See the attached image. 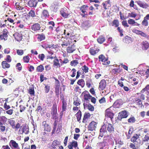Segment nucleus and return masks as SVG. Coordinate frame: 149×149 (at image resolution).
<instances>
[{
  "label": "nucleus",
  "instance_id": "obj_1",
  "mask_svg": "<svg viewBox=\"0 0 149 149\" xmlns=\"http://www.w3.org/2000/svg\"><path fill=\"white\" fill-rule=\"evenodd\" d=\"M114 128L113 125L108 122L103 125L100 129V132H107V131L109 133H113Z\"/></svg>",
  "mask_w": 149,
  "mask_h": 149
},
{
  "label": "nucleus",
  "instance_id": "obj_2",
  "mask_svg": "<svg viewBox=\"0 0 149 149\" xmlns=\"http://www.w3.org/2000/svg\"><path fill=\"white\" fill-rule=\"evenodd\" d=\"M99 61L101 62L103 65H108L110 63V61H109L108 57H106L103 54H101L98 56Z\"/></svg>",
  "mask_w": 149,
  "mask_h": 149
},
{
  "label": "nucleus",
  "instance_id": "obj_3",
  "mask_svg": "<svg viewBox=\"0 0 149 149\" xmlns=\"http://www.w3.org/2000/svg\"><path fill=\"white\" fill-rule=\"evenodd\" d=\"M88 6L86 5H84L80 8V10L81 12L82 13H81L80 15L82 17H86L88 15L87 12L88 10Z\"/></svg>",
  "mask_w": 149,
  "mask_h": 149
},
{
  "label": "nucleus",
  "instance_id": "obj_4",
  "mask_svg": "<svg viewBox=\"0 0 149 149\" xmlns=\"http://www.w3.org/2000/svg\"><path fill=\"white\" fill-rule=\"evenodd\" d=\"M68 148V149H79L77 142L75 140L69 142Z\"/></svg>",
  "mask_w": 149,
  "mask_h": 149
},
{
  "label": "nucleus",
  "instance_id": "obj_5",
  "mask_svg": "<svg viewBox=\"0 0 149 149\" xmlns=\"http://www.w3.org/2000/svg\"><path fill=\"white\" fill-rule=\"evenodd\" d=\"M28 15L30 17H31L33 18L35 22H38L40 21L39 17L36 16L35 12L34 10H31L28 13Z\"/></svg>",
  "mask_w": 149,
  "mask_h": 149
},
{
  "label": "nucleus",
  "instance_id": "obj_6",
  "mask_svg": "<svg viewBox=\"0 0 149 149\" xmlns=\"http://www.w3.org/2000/svg\"><path fill=\"white\" fill-rule=\"evenodd\" d=\"M55 31L58 35H62L63 34H65L66 30L64 29L62 27L60 26H58L55 30Z\"/></svg>",
  "mask_w": 149,
  "mask_h": 149
},
{
  "label": "nucleus",
  "instance_id": "obj_7",
  "mask_svg": "<svg viewBox=\"0 0 149 149\" xmlns=\"http://www.w3.org/2000/svg\"><path fill=\"white\" fill-rule=\"evenodd\" d=\"M60 13L61 16L65 18H68L70 15V13L66 8H62L60 11Z\"/></svg>",
  "mask_w": 149,
  "mask_h": 149
},
{
  "label": "nucleus",
  "instance_id": "obj_8",
  "mask_svg": "<svg viewBox=\"0 0 149 149\" xmlns=\"http://www.w3.org/2000/svg\"><path fill=\"white\" fill-rule=\"evenodd\" d=\"M114 113L111 111L109 108L107 109L105 111V116L109 118L110 120L112 121L113 118Z\"/></svg>",
  "mask_w": 149,
  "mask_h": 149
},
{
  "label": "nucleus",
  "instance_id": "obj_9",
  "mask_svg": "<svg viewBox=\"0 0 149 149\" xmlns=\"http://www.w3.org/2000/svg\"><path fill=\"white\" fill-rule=\"evenodd\" d=\"M97 125V123L96 122L94 121L91 122L88 126V130L90 131L95 130L96 128Z\"/></svg>",
  "mask_w": 149,
  "mask_h": 149
},
{
  "label": "nucleus",
  "instance_id": "obj_10",
  "mask_svg": "<svg viewBox=\"0 0 149 149\" xmlns=\"http://www.w3.org/2000/svg\"><path fill=\"white\" fill-rule=\"evenodd\" d=\"M128 116L127 113L126 111H124L120 112L119 113V115L118 117V118L120 120L123 118H126Z\"/></svg>",
  "mask_w": 149,
  "mask_h": 149
},
{
  "label": "nucleus",
  "instance_id": "obj_11",
  "mask_svg": "<svg viewBox=\"0 0 149 149\" xmlns=\"http://www.w3.org/2000/svg\"><path fill=\"white\" fill-rule=\"evenodd\" d=\"M107 86V83L106 80L103 79L101 80L99 83V89L100 90H103Z\"/></svg>",
  "mask_w": 149,
  "mask_h": 149
},
{
  "label": "nucleus",
  "instance_id": "obj_12",
  "mask_svg": "<svg viewBox=\"0 0 149 149\" xmlns=\"http://www.w3.org/2000/svg\"><path fill=\"white\" fill-rule=\"evenodd\" d=\"M137 4L141 8H143L146 9L149 7V5L145 2L139 0L136 2Z\"/></svg>",
  "mask_w": 149,
  "mask_h": 149
},
{
  "label": "nucleus",
  "instance_id": "obj_13",
  "mask_svg": "<svg viewBox=\"0 0 149 149\" xmlns=\"http://www.w3.org/2000/svg\"><path fill=\"white\" fill-rule=\"evenodd\" d=\"M9 145L12 149L13 148L19 149L18 144L15 141L13 140H10L9 143Z\"/></svg>",
  "mask_w": 149,
  "mask_h": 149
},
{
  "label": "nucleus",
  "instance_id": "obj_14",
  "mask_svg": "<svg viewBox=\"0 0 149 149\" xmlns=\"http://www.w3.org/2000/svg\"><path fill=\"white\" fill-rule=\"evenodd\" d=\"M8 32L6 29H4L3 31L2 34L0 35V39L6 40L7 39Z\"/></svg>",
  "mask_w": 149,
  "mask_h": 149
},
{
  "label": "nucleus",
  "instance_id": "obj_15",
  "mask_svg": "<svg viewBox=\"0 0 149 149\" xmlns=\"http://www.w3.org/2000/svg\"><path fill=\"white\" fill-rule=\"evenodd\" d=\"M15 39L17 41H20L22 38V35L20 33L16 32L13 35Z\"/></svg>",
  "mask_w": 149,
  "mask_h": 149
},
{
  "label": "nucleus",
  "instance_id": "obj_16",
  "mask_svg": "<svg viewBox=\"0 0 149 149\" xmlns=\"http://www.w3.org/2000/svg\"><path fill=\"white\" fill-rule=\"evenodd\" d=\"M81 94L83 95L84 100L86 101L88 100L92 97V96L90 95L87 91H84Z\"/></svg>",
  "mask_w": 149,
  "mask_h": 149
},
{
  "label": "nucleus",
  "instance_id": "obj_17",
  "mask_svg": "<svg viewBox=\"0 0 149 149\" xmlns=\"http://www.w3.org/2000/svg\"><path fill=\"white\" fill-rule=\"evenodd\" d=\"M40 24L38 23H35L33 24L31 26V30L34 31L40 30Z\"/></svg>",
  "mask_w": 149,
  "mask_h": 149
},
{
  "label": "nucleus",
  "instance_id": "obj_18",
  "mask_svg": "<svg viewBox=\"0 0 149 149\" xmlns=\"http://www.w3.org/2000/svg\"><path fill=\"white\" fill-rule=\"evenodd\" d=\"M42 126H43L44 130L48 132H50L51 131V127L47 123L46 121H44L42 124Z\"/></svg>",
  "mask_w": 149,
  "mask_h": 149
},
{
  "label": "nucleus",
  "instance_id": "obj_19",
  "mask_svg": "<svg viewBox=\"0 0 149 149\" xmlns=\"http://www.w3.org/2000/svg\"><path fill=\"white\" fill-rule=\"evenodd\" d=\"M36 0H30L28 3V5L30 7H35L37 4Z\"/></svg>",
  "mask_w": 149,
  "mask_h": 149
},
{
  "label": "nucleus",
  "instance_id": "obj_20",
  "mask_svg": "<svg viewBox=\"0 0 149 149\" xmlns=\"http://www.w3.org/2000/svg\"><path fill=\"white\" fill-rule=\"evenodd\" d=\"M23 133H24L26 134H28L29 132V127L26 124H23L22 125Z\"/></svg>",
  "mask_w": 149,
  "mask_h": 149
},
{
  "label": "nucleus",
  "instance_id": "obj_21",
  "mask_svg": "<svg viewBox=\"0 0 149 149\" xmlns=\"http://www.w3.org/2000/svg\"><path fill=\"white\" fill-rule=\"evenodd\" d=\"M76 50V47L74 45L68 47L66 49V51L68 53H71L73 52Z\"/></svg>",
  "mask_w": 149,
  "mask_h": 149
},
{
  "label": "nucleus",
  "instance_id": "obj_22",
  "mask_svg": "<svg viewBox=\"0 0 149 149\" xmlns=\"http://www.w3.org/2000/svg\"><path fill=\"white\" fill-rule=\"evenodd\" d=\"M91 116V115L90 113L85 112L84 115L82 123H85L86 122V120L90 118Z\"/></svg>",
  "mask_w": 149,
  "mask_h": 149
},
{
  "label": "nucleus",
  "instance_id": "obj_23",
  "mask_svg": "<svg viewBox=\"0 0 149 149\" xmlns=\"http://www.w3.org/2000/svg\"><path fill=\"white\" fill-rule=\"evenodd\" d=\"M6 61H3L1 63L2 68L4 69H8L10 67V64L8 63Z\"/></svg>",
  "mask_w": 149,
  "mask_h": 149
},
{
  "label": "nucleus",
  "instance_id": "obj_24",
  "mask_svg": "<svg viewBox=\"0 0 149 149\" xmlns=\"http://www.w3.org/2000/svg\"><path fill=\"white\" fill-rule=\"evenodd\" d=\"M145 89L143 88L139 93H137V94L138 95L140 94V97L141 99L144 100L145 99V96L146 94Z\"/></svg>",
  "mask_w": 149,
  "mask_h": 149
},
{
  "label": "nucleus",
  "instance_id": "obj_25",
  "mask_svg": "<svg viewBox=\"0 0 149 149\" xmlns=\"http://www.w3.org/2000/svg\"><path fill=\"white\" fill-rule=\"evenodd\" d=\"M49 12L46 9L43 10L41 15V17L45 18H47L49 16Z\"/></svg>",
  "mask_w": 149,
  "mask_h": 149
},
{
  "label": "nucleus",
  "instance_id": "obj_26",
  "mask_svg": "<svg viewBox=\"0 0 149 149\" xmlns=\"http://www.w3.org/2000/svg\"><path fill=\"white\" fill-rule=\"evenodd\" d=\"M75 116L76 117L77 121L80 123V121L82 116V112L80 110H79L75 114Z\"/></svg>",
  "mask_w": 149,
  "mask_h": 149
},
{
  "label": "nucleus",
  "instance_id": "obj_27",
  "mask_svg": "<svg viewBox=\"0 0 149 149\" xmlns=\"http://www.w3.org/2000/svg\"><path fill=\"white\" fill-rule=\"evenodd\" d=\"M51 114L52 115L57 114V106L56 104L53 105L51 110Z\"/></svg>",
  "mask_w": 149,
  "mask_h": 149
},
{
  "label": "nucleus",
  "instance_id": "obj_28",
  "mask_svg": "<svg viewBox=\"0 0 149 149\" xmlns=\"http://www.w3.org/2000/svg\"><path fill=\"white\" fill-rule=\"evenodd\" d=\"M67 100L64 101L63 100V101L62 102V112L65 111L67 110Z\"/></svg>",
  "mask_w": 149,
  "mask_h": 149
},
{
  "label": "nucleus",
  "instance_id": "obj_29",
  "mask_svg": "<svg viewBox=\"0 0 149 149\" xmlns=\"http://www.w3.org/2000/svg\"><path fill=\"white\" fill-rule=\"evenodd\" d=\"M127 21L128 24L131 25L137 26L139 25V24L133 19H128Z\"/></svg>",
  "mask_w": 149,
  "mask_h": 149
},
{
  "label": "nucleus",
  "instance_id": "obj_30",
  "mask_svg": "<svg viewBox=\"0 0 149 149\" xmlns=\"http://www.w3.org/2000/svg\"><path fill=\"white\" fill-rule=\"evenodd\" d=\"M60 143L59 141L57 140H54L52 142V148L55 147H58L60 146Z\"/></svg>",
  "mask_w": 149,
  "mask_h": 149
},
{
  "label": "nucleus",
  "instance_id": "obj_31",
  "mask_svg": "<svg viewBox=\"0 0 149 149\" xmlns=\"http://www.w3.org/2000/svg\"><path fill=\"white\" fill-rule=\"evenodd\" d=\"M100 49H95L93 48H91L89 50V52L91 55H95L98 53Z\"/></svg>",
  "mask_w": 149,
  "mask_h": 149
},
{
  "label": "nucleus",
  "instance_id": "obj_32",
  "mask_svg": "<svg viewBox=\"0 0 149 149\" xmlns=\"http://www.w3.org/2000/svg\"><path fill=\"white\" fill-rule=\"evenodd\" d=\"M142 47L143 50H147L149 47V43L146 41L143 42L142 43Z\"/></svg>",
  "mask_w": 149,
  "mask_h": 149
},
{
  "label": "nucleus",
  "instance_id": "obj_33",
  "mask_svg": "<svg viewBox=\"0 0 149 149\" xmlns=\"http://www.w3.org/2000/svg\"><path fill=\"white\" fill-rule=\"evenodd\" d=\"M97 42L100 44H101L103 43L105 40V38L104 36L101 35L99 36L97 39Z\"/></svg>",
  "mask_w": 149,
  "mask_h": 149
},
{
  "label": "nucleus",
  "instance_id": "obj_34",
  "mask_svg": "<svg viewBox=\"0 0 149 149\" xmlns=\"http://www.w3.org/2000/svg\"><path fill=\"white\" fill-rule=\"evenodd\" d=\"M84 107L87 106L88 109L90 111H93L94 110V107L91 104H89L87 105V104H85L84 103L83 104Z\"/></svg>",
  "mask_w": 149,
  "mask_h": 149
},
{
  "label": "nucleus",
  "instance_id": "obj_35",
  "mask_svg": "<svg viewBox=\"0 0 149 149\" xmlns=\"http://www.w3.org/2000/svg\"><path fill=\"white\" fill-rule=\"evenodd\" d=\"M61 65L59 62V60L57 58H55L53 61V65L56 66L57 67L60 68L61 67Z\"/></svg>",
  "mask_w": 149,
  "mask_h": 149
},
{
  "label": "nucleus",
  "instance_id": "obj_36",
  "mask_svg": "<svg viewBox=\"0 0 149 149\" xmlns=\"http://www.w3.org/2000/svg\"><path fill=\"white\" fill-rule=\"evenodd\" d=\"M77 84L81 86L82 88H83L85 86V82L83 79H80L77 81Z\"/></svg>",
  "mask_w": 149,
  "mask_h": 149
},
{
  "label": "nucleus",
  "instance_id": "obj_37",
  "mask_svg": "<svg viewBox=\"0 0 149 149\" xmlns=\"http://www.w3.org/2000/svg\"><path fill=\"white\" fill-rule=\"evenodd\" d=\"M119 22V21L118 19H114L112 22V26H114L116 27H118Z\"/></svg>",
  "mask_w": 149,
  "mask_h": 149
},
{
  "label": "nucleus",
  "instance_id": "obj_38",
  "mask_svg": "<svg viewBox=\"0 0 149 149\" xmlns=\"http://www.w3.org/2000/svg\"><path fill=\"white\" fill-rule=\"evenodd\" d=\"M28 92L31 96L34 95L35 94V91L34 88L33 87L30 88L28 90Z\"/></svg>",
  "mask_w": 149,
  "mask_h": 149
},
{
  "label": "nucleus",
  "instance_id": "obj_39",
  "mask_svg": "<svg viewBox=\"0 0 149 149\" xmlns=\"http://www.w3.org/2000/svg\"><path fill=\"white\" fill-rule=\"evenodd\" d=\"M44 70V68L42 65L38 66L36 68V71L38 72H41Z\"/></svg>",
  "mask_w": 149,
  "mask_h": 149
},
{
  "label": "nucleus",
  "instance_id": "obj_40",
  "mask_svg": "<svg viewBox=\"0 0 149 149\" xmlns=\"http://www.w3.org/2000/svg\"><path fill=\"white\" fill-rule=\"evenodd\" d=\"M139 137V136L138 134H136L131 138V141L132 142L134 143L136 141V140Z\"/></svg>",
  "mask_w": 149,
  "mask_h": 149
},
{
  "label": "nucleus",
  "instance_id": "obj_41",
  "mask_svg": "<svg viewBox=\"0 0 149 149\" xmlns=\"http://www.w3.org/2000/svg\"><path fill=\"white\" fill-rule=\"evenodd\" d=\"M80 101L78 97L76 98V99L73 102L74 105L76 106H79L80 105Z\"/></svg>",
  "mask_w": 149,
  "mask_h": 149
},
{
  "label": "nucleus",
  "instance_id": "obj_42",
  "mask_svg": "<svg viewBox=\"0 0 149 149\" xmlns=\"http://www.w3.org/2000/svg\"><path fill=\"white\" fill-rule=\"evenodd\" d=\"M20 3L18 2H16L15 4V8L16 9L18 10H21L24 9V7L20 5Z\"/></svg>",
  "mask_w": 149,
  "mask_h": 149
},
{
  "label": "nucleus",
  "instance_id": "obj_43",
  "mask_svg": "<svg viewBox=\"0 0 149 149\" xmlns=\"http://www.w3.org/2000/svg\"><path fill=\"white\" fill-rule=\"evenodd\" d=\"M78 61L77 60H73L71 61L70 63V65L72 66H76L79 64Z\"/></svg>",
  "mask_w": 149,
  "mask_h": 149
},
{
  "label": "nucleus",
  "instance_id": "obj_44",
  "mask_svg": "<svg viewBox=\"0 0 149 149\" xmlns=\"http://www.w3.org/2000/svg\"><path fill=\"white\" fill-rule=\"evenodd\" d=\"M48 25H51V26H49V29L51 30L53 29V27L55 26V24L53 21H50L48 22Z\"/></svg>",
  "mask_w": 149,
  "mask_h": 149
},
{
  "label": "nucleus",
  "instance_id": "obj_45",
  "mask_svg": "<svg viewBox=\"0 0 149 149\" xmlns=\"http://www.w3.org/2000/svg\"><path fill=\"white\" fill-rule=\"evenodd\" d=\"M38 39L40 41L44 40L45 39V35L43 34H38Z\"/></svg>",
  "mask_w": 149,
  "mask_h": 149
},
{
  "label": "nucleus",
  "instance_id": "obj_46",
  "mask_svg": "<svg viewBox=\"0 0 149 149\" xmlns=\"http://www.w3.org/2000/svg\"><path fill=\"white\" fill-rule=\"evenodd\" d=\"M134 101L137 104L139 105V106H141L142 104V103L141 99L136 98L134 99Z\"/></svg>",
  "mask_w": 149,
  "mask_h": 149
},
{
  "label": "nucleus",
  "instance_id": "obj_47",
  "mask_svg": "<svg viewBox=\"0 0 149 149\" xmlns=\"http://www.w3.org/2000/svg\"><path fill=\"white\" fill-rule=\"evenodd\" d=\"M8 123L13 128L14 126L15 125V121L12 119H8Z\"/></svg>",
  "mask_w": 149,
  "mask_h": 149
},
{
  "label": "nucleus",
  "instance_id": "obj_48",
  "mask_svg": "<svg viewBox=\"0 0 149 149\" xmlns=\"http://www.w3.org/2000/svg\"><path fill=\"white\" fill-rule=\"evenodd\" d=\"M97 146L100 149H103V148L105 146V145L104 142H100L97 144Z\"/></svg>",
  "mask_w": 149,
  "mask_h": 149
},
{
  "label": "nucleus",
  "instance_id": "obj_49",
  "mask_svg": "<svg viewBox=\"0 0 149 149\" xmlns=\"http://www.w3.org/2000/svg\"><path fill=\"white\" fill-rule=\"evenodd\" d=\"M120 72L119 68H116L113 69L112 70V73L113 74H117L118 73Z\"/></svg>",
  "mask_w": 149,
  "mask_h": 149
},
{
  "label": "nucleus",
  "instance_id": "obj_50",
  "mask_svg": "<svg viewBox=\"0 0 149 149\" xmlns=\"http://www.w3.org/2000/svg\"><path fill=\"white\" fill-rule=\"evenodd\" d=\"M25 19L24 20L25 22L27 24H30L31 22H30V17L28 15H25Z\"/></svg>",
  "mask_w": 149,
  "mask_h": 149
},
{
  "label": "nucleus",
  "instance_id": "obj_51",
  "mask_svg": "<svg viewBox=\"0 0 149 149\" xmlns=\"http://www.w3.org/2000/svg\"><path fill=\"white\" fill-rule=\"evenodd\" d=\"M23 60L24 62L28 63L29 62L30 58L28 56H26L23 57Z\"/></svg>",
  "mask_w": 149,
  "mask_h": 149
},
{
  "label": "nucleus",
  "instance_id": "obj_52",
  "mask_svg": "<svg viewBox=\"0 0 149 149\" xmlns=\"http://www.w3.org/2000/svg\"><path fill=\"white\" fill-rule=\"evenodd\" d=\"M137 15V14L133 12L129 13L128 14V17H130L135 18Z\"/></svg>",
  "mask_w": 149,
  "mask_h": 149
},
{
  "label": "nucleus",
  "instance_id": "obj_53",
  "mask_svg": "<svg viewBox=\"0 0 149 149\" xmlns=\"http://www.w3.org/2000/svg\"><path fill=\"white\" fill-rule=\"evenodd\" d=\"M81 69L83 71V72L85 73L87 72L89 70L88 67L85 65L81 68Z\"/></svg>",
  "mask_w": 149,
  "mask_h": 149
},
{
  "label": "nucleus",
  "instance_id": "obj_54",
  "mask_svg": "<svg viewBox=\"0 0 149 149\" xmlns=\"http://www.w3.org/2000/svg\"><path fill=\"white\" fill-rule=\"evenodd\" d=\"M54 79L57 83V85L55 86V89H59L60 88V82L56 78L54 77Z\"/></svg>",
  "mask_w": 149,
  "mask_h": 149
},
{
  "label": "nucleus",
  "instance_id": "obj_55",
  "mask_svg": "<svg viewBox=\"0 0 149 149\" xmlns=\"http://www.w3.org/2000/svg\"><path fill=\"white\" fill-rule=\"evenodd\" d=\"M21 126V124H20V123H17L14 126L13 128L15 129V131L17 130Z\"/></svg>",
  "mask_w": 149,
  "mask_h": 149
},
{
  "label": "nucleus",
  "instance_id": "obj_56",
  "mask_svg": "<svg viewBox=\"0 0 149 149\" xmlns=\"http://www.w3.org/2000/svg\"><path fill=\"white\" fill-rule=\"evenodd\" d=\"M6 127L3 125V123L0 122V130L1 132H3L5 130Z\"/></svg>",
  "mask_w": 149,
  "mask_h": 149
},
{
  "label": "nucleus",
  "instance_id": "obj_57",
  "mask_svg": "<svg viewBox=\"0 0 149 149\" xmlns=\"http://www.w3.org/2000/svg\"><path fill=\"white\" fill-rule=\"evenodd\" d=\"M141 24L144 26H148V20L144 18V19L142 21Z\"/></svg>",
  "mask_w": 149,
  "mask_h": 149
},
{
  "label": "nucleus",
  "instance_id": "obj_58",
  "mask_svg": "<svg viewBox=\"0 0 149 149\" xmlns=\"http://www.w3.org/2000/svg\"><path fill=\"white\" fill-rule=\"evenodd\" d=\"M16 67L17 68V69L18 70L20 71L22 70V66L20 63H18L16 65Z\"/></svg>",
  "mask_w": 149,
  "mask_h": 149
},
{
  "label": "nucleus",
  "instance_id": "obj_59",
  "mask_svg": "<svg viewBox=\"0 0 149 149\" xmlns=\"http://www.w3.org/2000/svg\"><path fill=\"white\" fill-rule=\"evenodd\" d=\"M89 9L91 11L89 12L88 15H92L93 13V10L94 9V8L92 6H91L89 8Z\"/></svg>",
  "mask_w": 149,
  "mask_h": 149
},
{
  "label": "nucleus",
  "instance_id": "obj_60",
  "mask_svg": "<svg viewBox=\"0 0 149 149\" xmlns=\"http://www.w3.org/2000/svg\"><path fill=\"white\" fill-rule=\"evenodd\" d=\"M117 30L118 32L120 33V36H122L123 35V31L122 29L120 27H117Z\"/></svg>",
  "mask_w": 149,
  "mask_h": 149
},
{
  "label": "nucleus",
  "instance_id": "obj_61",
  "mask_svg": "<svg viewBox=\"0 0 149 149\" xmlns=\"http://www.w3.org/2000/svg\"><path fill=\"white\" fill-rule=\"evenodd\" d=\"M1 120L3 122V123H6L8 120V119L5 116H2L0 117Z\"/></svg>",
  "mask_w": 149,
  "mask_h": 149
},
{
  "label": "nucleus",
  "instance_id": "obj_62",
  "mask_svg": "<svg viewBox=\"0 0 149 149\" xmlns=\"http://www.w3.org/2000/svg\"><path fill=\"white\" fill-rule=\"evenodd\" d=\"M38 58L42 61H43L45 58V55L43 54H40L38 56Z\"/></svg>",
  "mask_w": 149,
  "mask_h": 149
},
{
  "label": "nucleus",
  "instance_id": "obj_63",
  "mask_svg": "<svg viewBox=\"0 0 149 149\" xmlns=\"http://www.w3.org/2000/svg\"><path fill=\"white\" fill-rule=\"evenodd\" d=\"M5 59L6 60L5 61L8 63L12 61L11 58L9 55H7L6 58Z\"/></svg>",
  "mask_w": 149,
  "mask_h": 149
},
{
  "label": "nucleus",
  "instance_id": "obj_64",
  "mask_svg": "<svg viewBox=\"0 0 149 149\" xmlns=\"http://www.w3.org/2000/svg\"><path fill=\"white\" fill-rule=\"evenodd\" d=\"M3 108L6 110L9 109L10 108V107L9 105H7L6 102H5L3 105Z\"/></svg>",
  "mask_w": 149,
  "mask_h": 149
}]
</instances>
